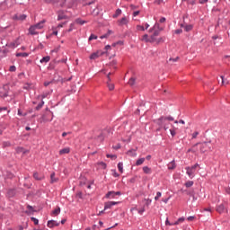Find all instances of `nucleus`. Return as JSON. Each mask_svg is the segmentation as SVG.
<instances>
[{
    "label": "nucleus",
    "instance_id": "obj_1",
    "mask_svg": "<svg viewBox=\"0 0 230 230\" xmlns=\"http://www.w3.org/2000/svg\"><path fill=\"white\" fill-rule=\"evenodd\" d=\"M175 119L172 116H162L158 119L155 120L156 125L161 127V128H164V130H167L170 128V122L169 121H173Z\"/></svg>",
    "mask_w": 230,
    "mask_h": 230
},
{
    "label": "nucleus",
    "instance_id": "obj_2",
    "mask_svg": "<svg viewBox=\"0 0 230 230\" xmlns=\"http://www.w3.org/2000/svg\"><path fill=\"white\" fill-rule=\"evenodd\" d=\"M199 166V164H196L192 165L191 167H186V173L190 177V179H193L195 177V172L197 170V167Z\"/></svg>",
    "mask_w": 230,
    "mask_h": 230
},
{
    "label": "nucleus",
    "instance_id": "obj_3",
    "mask_svg": "<svg viewBox=\"0 0 230 230\" xmlns=\"http://www.w3.org/2000/svg\"><path fill=\"white\" fill-rule=\"evenodd\" d=\"M227 205L226 202L221 203L219 205L217 206L216 211H217V213H224V211H226V206Z\"/></svg>",
    "mask_w": 230,
    "mask_h": 230
},
{
    "label": "nucleus",
    "instance_id": "obj_4",
    "mask_svg": "<svg viewBox=\"0 0 230 230\" xmlns=\"http://www.w3.org/2000/svg\"><path fill=\"white\" fill-rule=\"evenodd\" d=\"M47 226L50 229H53V227H58V226H60V223L57 222L56 220H49Z\"/></svg>",
    "mask_w": 230,
    "mask_h": 230
},
{
    "label": "nucleus",
    "instance_id": "obj_5",
    "mask_svg": "<svg viewBox=\"0 0 230 230\" xmlns=\"http://www.w3.org/2000/svg\"><path fill=\"white\" fill-rule=\"evenodd\" d=\"M118 22L119 26H127V24H128V18H127V16H124L120 20H119Z\"/></svg>",
    "mask_w": 230,
    "mask_h": 230
},
{
    "label": "nucleus",
    "instance_id": "obj_6",
    "mask_svg": "<svg viewBox=\"0 0 230 230\" xmlns=\"http://www.w3.org/2000/svg\"><path fill=\"white\" fill-rule=\"evenodd\" d=\"M107 78H108L107 86H108L109 90L114 91V84L110 83L111 82V73L108 74Z\"/></svg>",
    "mask_w": 230,
    "mask_h": 230
},
{
    "label": "nucleus",
    "instance_id": "obj_7",
    "mask_svg": "<svg viewBox=\"0 0 230 230\" xmlns=\"http://www.w3.org/2000/svg\"><path fill=\"white\" fill-rule=\"evenodd\" d=\"M26 17H27L26 14H15L13 16V19L15 21H25Z\"/></svg>",
    "mask_w": 230,
    "mask_h": 230
},
{
    "label": "nucleus",
    "instance_id": "obj_8",
    "mask_svg": "<svg viewBox=\"0 0 230 230\" xmlns=\"http://www.w3.org/2000/svg\"><path fill=\"white\" fill-rule=\"evenodd\" d=\"M208 148H209V147L208 146V142H204V143H202V144L200 145V152H201L202 154H204L205 152H208Z\"/></svg>",
    "mask_w": 230,
    "mask_h": 230
},
{
    "label": "nucleus",
    "instance_id": "obj_9",
    "mask_svg": "<svg viewBox=\"0 0 230 230\" xmlns=\"http://www.w3.org/2000/svg\"><path fill=\"white\" fill-rule=\"evenodd\" d=\"M29 33L31 35H39V32L37 31L35 25H32L29 28Z\"/></svg>",
    "mask_w": 230,
    "mask_h": 230
},
{
    "label": "nucleus",
    "instance_id": "obj_10",
    "mask_svg": "<svg viewBox=\"0 0 230 230\" xmlns=\"http://www.w3.org/2000/svg\"><path fill=\"white\" fill-rule=\"evenodd\" d=\"M44 22H46L45 20L34 24V27H36V30H42L44 28Z\"/></svg>",
    "mask_w": 230,
    "mask_h": 230
},
{
    "label": "nucleus",
    "instance_id": "obj_11",
    "mask_svg": "<svg viewBox=\"0 0 230 230\" xmlns=\"http://www.w3.org/2000/svg\"><path fill=\"white\" fill-rule=\"evenodd\" d=\"M69 152H71V148L65 147V148L59 150V155H64L66 154H69Z\"/></svg>",
    "mask_w": 230,
    "mask_h": 230
},
{
    "label": "nucleus",
    "instance_id": "obj_12",
    "mask_svg": "<svg viewBox=\"0 0 230 230\" xmlns=\"http://www.w3.org/2000/svg\"><path fill=\"white\" fill-rule=\"evenodd\" d=\"M51 60V58L49 56H46L44 58H42L40 62V64H48V62H49Z\"/></svg>",
    "mask_w": 230,
    "mask_h": 230
},
{
    "label": "nucleus",
    "instance_id": "obj_13",
    "mask_svg": "<svg viewBox=\"0 0 230 230\" xmlns=\"http://www.w3.org/2000/svg\"><path fill=\"white\" fill-rule=\"evenodd\" d=\"M176 166L175 160H172L168 164V170H175Z\"/></svg>",
    "mask_w": 230,
    "mask_h": 230
},
{
    "label": "nucleus",
    "instance_id": "obj_14",
    "mask_svg": "<svg viewBox=\"0 0 230 230\" xmlns=\"http://www.w3.org/2000/svg\"><path fill=\"white\" fill-rule=\"evenodd\" d=\"M100 58V53L99 52H93L90 56V60H96V58Z\"/></svg>",
    "mask_w": 230,
    "mask_h": 230
},
{
    "label": "nucleus",
    "instance_id": "obj_15",
    "mask_svg": "<svg viewBox=\"0 0 230 230\" xmlns=\"http://www.w3.org/2000/svg\"><path fill=\"white\" fill-rule=\"evenodd\" d=\"M130 211H131V213H132V211H137L138 215H143V213H145L146 209H145V208H142L141 209L137 210V208H132L130 209Z\"/></svg>",
    "mask_w": 230,
    "mask_h": 230
},
{
    "label": "nucleus",
    "instance_id": "obj_16",
    "mask_svg": "<svg viewBox=\"0 0 230 230\" xmlns=\"http://www.w3.org/2000/svg\"><path fill=\"white\" fill-rule=\"evenodd\" d=\"M106 199H116L115 191H109L106 194Z\"/></svg>",
    "mask_w": 230,
    "mask_h": 230
},
{
    "label": "nucleus",
    "instance_id": "obj_17",
    "mask_svg": "<svg viewBox=\"0 0 230 230\" xmlns=\"http://www.w3.org/2000/svg\"><path fill=\"white\" fill-rule=\"evenodd\" d=\"M143 172H144V173H146L147 175H149L150 173H152V169L148 166H144Z\"/></svg>",
    "mask_w": 230,
    "mask_h": 230
},
{
    "label": "nucleus",
    "instance_id": "obj_18",
    "mask_svg": "<svg viewBox=\"0 0 230 230\" xmlns=\"http://www.w3.org/2000/svg\"><path fill=\"white\" fill-rule=\"evenodd\" d=\"M127 154L130 155V157H136V155H137V153H136V150L134 149L128 150Z\"/></svg>",
    "mask_w": 230,
    "mask_h": 230
},
{
    "label": "nucleus",
    "instance_id": "obj_19",
    "mask_svg": "<svg viewBox=\"0 0 230 230\" xmlns=\"http://www.w3.org/2000/svg\"><path fill=\"white\" fill-rule=\"evenodd\" d=\"M30 54L26 53V52H19L16 53V57H22L23 58H26V57H29Z\"/></svg>",
    "mask_w": 230,
    "mask_h": 230
},
{
    "label": "nucleus",
    "instance_id": "obj_20",
    "mask_svg": "<svg viewBox=\"0 0 230 230\" xmlns=\"http://www.w3.org/2000/svg\"><path fill=\"white\" fill-rule=\"evenodd\" d=\"M220 78H221V85H227V84H229V81L224 78V75H221Z\"/></svg>",
    "mask_w": 230,
    "mask_h": 230
},
{
    "label": "nucleus",
    "instance_id": "obj_21",
    "mask_svg": "<svg viewBox=\"0 0 230 230\" xmlns=\"http://www.w3.org/2000/svg\"><path fill=\"white\" fill-rule=\"evenodd\" d=\"M75 22H76V24H80L81 26L87 23L86 21H84V20H82V19H80V18H77V19L75 20Z\"/></svg>",
    "mask_w": 230,
    "mask_h": 230
},
{
    "label": "nucleus",
    "instance_id": "obj_22",
    "mask_svg": "<svg viewBox=\"0 0 230 230\" xmlns=\"http://www.w3.org/2000/svg\"><path fill=\"white\" fill-rule=\"evenodd\" d=\"M112 208V203L111 201H108L104 205V210L111 209Z\"/></svg>",
    "mask_w": 230,
    "mask_h": 230
},
{
    "label": "nucleus",
    "instance_id": "obj_23",
    "mask_svg": "<svg viewBox=\"0 0 230 230\" xmlns=\"http://www.w3.org/2000/svg\"><path fill=\"white\" fill-rule=\"evenodd\" d=\"M128 85H136V77H131L128 82Z\"/></svg>",
    "mask_w": 230,
    "mask_h": 230
},
{
    "label": "nucleus",
    "instance_id": "obj_24",
    "mask_svg": "<svg viewBox=\"0 0 230 230\" xmlns=\"http://www.w3.org/2000/svg\"><path fill=\"white\" fill-rule=\"evenodd\" d=\"M143 163H145V158H140V159L137 160L136 166H141V164H143Z\"/></svg>",
    "mask_w": 230,
    "mask_h": 230
},
{
    "label": "nucleus",
    "instance_id": "obj_25",
    "mask_svg": "<svg viewBox=\"0 0 230 230\" xmlns=\"http://www.w3.org/2000/svg\"><path fill=\"white\" fill-rule=\"evenodd\" d=\"M64 19H67V16L65 15L64 13H59V14L58 15V21H62V20H64Z\"/></svg>",
    "mask_w": 230,
    "mask_h": 230
},
{
    "label": "nucleus",
    "instance_id": "obj_26",
    "mask_svg": "<svg viewBox=\"0 0 230 230\" xmlns=\"http://www.w3.org/2000/svg\"><path fill=\"white\" fill-rule=\"evenodd\" d=\"M57 181H58V179L55 177V172H52L50 175V182H57Z\"/></svg>",
    "mask_w": 230,
    "mask_h": 230
},
{
    "label": "nucleus",
    "instance_id": "obj_27",
    "mask_svg": "<svg viewBox=\"0 0 230 230\" xmlns=\"http://www.w3.org/2000/svg\"><path fill=\"white\" fill-rule=\"evenodd\" d=\"M118 170L120 172V173H123V163L120 162L118 164Z\"/></svg>",
    "mask_w": 230,
    "mask_h": 230
},
{
    "label": "nucleus",
    "instance_id": "obj_28",
    "mask_svg": "<svg viewBox=\"0 0 230 230\" xmlns=\"http://www.w3.org/2000/svg\"><path fill=\"white\" fill-rule=\"evenodd\" d=\"M52 215L57 217V215H60V208H58L52 211Z\"/></svg>",
    "mask_w": 230,
    "mask_h": 230
},
{
    "label": "nucleus",
    "instance_id": "obj_29",
    "mask_svg": "<svg viewBox=\"0 0 230 230\" xmlns=\"http://www.w3.org/2000/svg\"><path fill=\"white\" fill-rule=\"evenodd\" d=\"M42 107H44V101H41V102H40L37 107H36V111H40V109H42Z\"/></svg>",
    "mask_w": 230,
    "mask_h": 230
},
{
    "label": "nucleus",
    "instance_id": "obj_30",
    "mask_svg": "<svg viewBox=\"0 0 230 230\" xmlns=\"http://www.w3.org/2000/svg\"><path fill=\"white\" fill-rule=\"evenodd\" d=\"M97 164L102 167L103 170H105V168H107V164H105L104 162H99L97 163Z\"/></svg>",
    "mask_w": 230,
    "mask_h": 230
},
{
    "label": "nucleus",
    "instance_id": "obj_31",
    "mask_svg": "<svg viewBox=\"0 0 230 230\" xmlns=\"http://www.w3.org/2000/svg\"><path fill=\"white\" fill-rule=\"evenodd\" d=\"M119 15H121V9H117L115 14H113V18L116 19Z\"/></svg>",
    "mask_w": 230,
    "mask_h": 230
},
{
    "label": "nucleus",
    "instance_id": "obj_32",
    "mask_svg": "<svg viewBox=\"0 0 230 230\" xmlns=\"http://www.w3.org/2000/svg\"><path fill=\"white\" fill-rule=\"evenodd\" d=\"M142 40L144 42H150V39H148V34H145L143 37H142Z\"/></svg>",
    "mask_w": 230,
    "mask_h": 230
},
{
    "label": "nucleus",
    "instance_id": "obj_33",
    "mask_svg": "<svg viewBox=\"0 0 230 230\" xmlns=\"http://www.w3.org/2000/svg\"><path fill=\"white\" fill-rule=\"evenodd\" d=\"M33 177L36 181H42V177H40L38 172H34Z\"/></svg>",
    "mask_w": 230,
    "mask_h": 230
},
{
    "label": "nucleus",
    "instance_id": "obj_34",
    "mask_svg": "<svg viewBox=\"0 0 230 230\" xmlns=\"http://www.w3.org/2000/svg\"><path fill=\"white\" fill-rule=\"evenodd\" d=\"M166 39L164 37L156 39V44H161V42H164Z\"/></svg>",
    "mask_w": 230,
    "mask_h": 230
},
{
    "label": "nucleus",
    "instance_id": "obj_35",
    "mask_svg": "<svg viewBox=\"0 0 230 230\" xmlns=\"http://www.w3.org/2000/svg\"><path fill=\"white\" fill-rule=\"evenodd\" d=\"M6 46L7 48H13V49L17 48V45H15V42L7 43Z\"/></svg>",
    "mask_w": 230,
    "mask_h": 230
},
{
    "label": "nucleus",
    "instance_id": "obj_36",
    "mask_svg": "<svg viewBox=\"0 0 230 230\" xmlns=\"http://www.w3.org/2000/svg\"><path fill=\"white\" fill-rule=\"evenodd\" d=\"M137 31H145V26L143 25H137Z\"/></svg>",
    "mask_w": 230,
    "mask_h": 230
},
{
    "label": "nucleus",
    "instance_id": "obj_37",
    "mask_svg": "<svg viewBox=\"0 0 230 230\" xmlns=\"http://www.w3.org/2000/svg\"><path fill=\"white\" fill-rule=\"evenodd\" d=\"M185 31H191V30H193V26L192 25H186L184 27Z\"/></svg>",
    "mask_w": 230,
    "mask_h": 230
},
{
    "label": "nucleus",
    "instance_id": "obj_38",
    "mask_svg": "<svg viewBox=\"0 0 230 230\" xmlns=\"http://www.w3.org/2000/svg\"><path fill=\"white\" fill-rule=\"evenodd\" d=\"M186 188H191L193 186V181H189L185 183Z\"/></svg>",
    "mask_w": 230,
    "mask_h": 230
},
{
    "label": "nucleus",
    "instance_id": "obj_39",
    "mask_svg": "<svg viewBox=\"0 0 230 230\" xmlns=\"http://www.w3.org/2000/svg\"><path fill=\"white\" fill-rule=\"evenodd\" d=\"M156 36L151 35L150 39H149V42H157V38H155Z\"/></svg>",
    "mask_w": 230,
    "mask_h": 230
},
{
    "label": "nucleus",
    "instance_id": "obj_40",
    "mask_svg": "<svg viewBox=\"0 0 230 230\" xmlns=\"http://www.w3.org/2000/svg\"><path fill=\"white\" fill-rule=\"evenodd\" d=\"M4 148H6V146H12V143L10 141L3 142Z\"/></svg>",
    "mask_w": 230,
    "mask_h": 230
},
{
    "label": "nucleus",
    "instance_id": "obj_41",
    "mask_svg": "<svg viewBox=\"0 0 230 230\" xmlns=\"http://www.w3.org/2000/svg\"><path fill=\"white\" fill-rule=\"evenodd\" d=\"M50 93L49 92H45L41 94V99L44 100V98H48L49 96Z\"/></svg>",
    "mask_w": 230,
    "mask_h": 230
},
{
    "label": "nucleus",
    "instance_id": "obj_42",
    "mask_svg": "<svg viewBox=\"0 0 230 230\" xmlns=\"http://www.w3.org/2000/svg\"><path fill=\"white\" fill-rule=\"evenodd\" d=\"M98 39V36L94 34H91L88 40H96Z\"/></svg>",
    "mask_w": 230,
    "mask_h": 230
},
{
    "label": "nucleus",
    "instance_id": "obj_43",
    "mask_svg": "<svg viewBox=\"0 0 230 230\" xmlns=\"http://www.w3.org/2000/svg\"><path fill=\"white\" fill-rule=\"evenodd\" d=\"M162 195L163 194L160 191L156 192V196L155 197V200H159V199H161Z\"/></svg>",
    "mask_w": 230,
    "mask_h": 230
},
{
    "label": "nucleus",
    "instance_id": "obj_44",
    "mask_svg": "<svg viewBox=\"0 0 230 230\" xmlns=\"http://www.w3.org/2000/svg\"><path fill=\"white\" fill-rule=\"evenodd\" d=\"M31 220L34 222L35 226H39V219H37L36 217H31Z\"/></svg>",
    "mask_w": 230,
    "mask_h": 230
},
{
    "label": "nucleus",
    "instance_id": "obj_45",
    "mask_svg": "<svg viewBox=\"0 0 230 230\" xmlns=\"http://www.w3.org/2000/svg\"><path fill=\"white\" fill-rule=\"evenodd\" d=\"M73 30H75V23H71L69 26V29L67 30L68 32L73 31Z\"/></svg>",
    "mask_w": 230,
    "mask_h": 230
},
{
    "label": "nucleus",
    "instance_id": "obj_46",
    "mask_svg": "<svg viewBox=\"0 0 230 230\" xmlns=\"http://www.w3.org/2000/svg\"><path fill=\"white\" fill-rule=\"evenodd\" d=\"M184 220H186V218L184 217H182L178 218V220L176 222H178V225H179V224H182V222H184Z\"/></svg>",
    "mask_w": 230,
    "mask_h": 230
},
{
    "label": "nucleus",
    "instance_id": "obj_47",
    "mask_svg": "<svg viewBox=\"0 0 230 230\" xmlns=\"http://www.w3.org/2000/svg\"><path fill=\"white\" fill-rule=\"evenodd\" d=\"M16 152H17L18 154H21L22 152V154H24V148H22V147H17V148H16Z\"/></svg>",
    "mask_w": 230,
    "mask_h": 230
},
{
    "label": "nucleus",
    "instance_id": "obj_48",
    "mask_svg": "<svg viewBox=\"0 0 230 230\" xmlns=\"http://www.w3.org/2000/svg\"><path fill=\"white\" fill-rule=\"evenodd\" d=\"M177 60H179V57L175 58H169L168 62H177Z\"/></svg>",
    "mask_w": 230,
    "mask_h": 230
},
{
    "label": "nucleus",
    "instance_id": "obj_49",
    "mask_svg": "<svg viewBox=\"0 0 230 230\" xmlns=\"http://www.w3.org/2000/svg\"><path fill=\"white\" fill-rule=\"evenodd\" d=\"M170 134H171V136H172V137H174V136H175L177 133L175 132V129H170Z\"/></svg>",
    "mask_w": 230,
    "mask_h": 230
},
{
    "label": "nucleus",
    "instance_id": "obj_50",
    "mask_svg": "<svg viewBox=\"0 0 230 230\" xmlns=\"http://www.w3.org/2000/svg\"><path fill=\"white\" fill-rule=\"evenodd\" d=\"M106 157L110 159H116L117 156L115 155H106Z\"/></svg>",
    "mask_w": 230,
    "mask_h": 230
},
{
    "label": "nucleus",
    "instance_id": "obj_51",
    "mask_svg": "<svg viewBox=\"0 0 230 230\" xmlns=\"http://www.w3.org/2000/svg\"><path fill=\"white\" fill-rule=\"evenodd\" d=\"M187 220H189V222H191V221L195 220V216L188 217Z\"/></svg>",
    "mask_w": 230,
    "mask_h": 230
},
{
    "label": "nucleus",
    "instance_id": "obj_52",
    "mask_svg": "<svg viewBox=\"0 0 230 230\" xmlns=\"http://www.w3.org/2000/svg\"><path fill=\"white\" fill-rule=\"evenodd\" d=\"M197 136H199V131H195V132L192 134V139H196Z\"/></svg>",
    "mask_w": 230,
    "mask_h": 230
},
{
    "label": "nucleus",
    "instance_id": "obj_53",
    "mask_svg": "<svg viewBox=\"0 0 230 230\" xmlns=\"http://www.w3.org/2000/svg\"><path fill=\"white\" fill-rule=\"evenodd\" d=\"M145 200H146V206H150L152 204V199H145Z\"/></svg>",
    "mask_w": 230,
    "mask_h": 230
},
{
    "label": "nucleus",
    "instance_id": "obj_54",
    "mask_svg": "<svg viewBox=\"0 0 230 230\" xmlns=\"http://www.w3.org/2000/svg\"><path fill=\"white\" fill-rule=\"evenodd\" d=\"M118 44H119V46H123V41L119 40V41H117L116 43H114L113 46H117Z\"/></svg>",
    "mask_w": 230,
    "mask_h": 230
},
{
    "label": "nucleus",
    "instance_id": "obj_55",
    "mask_svg": "<svg viewBox=\"0 0 230 230\" xmlns=\"http://www.w3.org/2000/svg\"><path fill=\"white\" fill-rule=\"evenodd\" d=\"M17 68L15 67V66H11L9 68V71L13 72L15 71Z\"/></svg>",
    "mask_w": 230,
    "mask_h": 230
},
{
    "label": "nucleus",
    "instance_id": "obj_56",
    "mask_svg": "<svg viewBox=\"0 0 230 230\" xmlns=\"http://www.w3.org/2000/svg\"><path fill=\"white\" fill-rule=\"evenodd\" d=\"M196 3H197V0H190V1H189V4H191L192 6L194 4H196Z\"/></svg>",
    "mask_w": 230,
    "mask_h": 230
},
{
    "label": "nucleus",
    "instance_id": "obj_57",
    "mask_svg": "<svg viewBox=\"0 0 230 230\" xmlns=\"http://www.w3.org/2000/svg\"><path fill=\"white\" fill-rule=\"evenodd\" d=\"M174 123H181V125H184V120L183 119H180L179 121L178 120H175Z\"/></svg>",
    "mask_w": 230,
    "mask_h": 230
},
{
    "label": "nucleus",
    "instance_id": "obj_58",
    "mask_svg": "<svg viewBox=\"0 0 230 230\" xmlns=\"http://www.w3.org/2000/svg\"><path fill=\"white\" fill-rule=\"evenodd\" d=\"M50 84H53V81L45 82L44 85H45V87H48V85H50Z\"/></svg>",
    "mask_w": 230,
    "mask_h": 230
},
{
    "label": "nucleus",
    "instance_id": "obj_59",
    "mask_svg": "<svg viewBox=\"0 0 230 230\" xmlns=\"http://www.w3.org/2000/svg\"><path fill=\"white\" fill-rule=\"evenodd\" d=\"M159 35V31H155L154 33H153V36L154 37H158Z\"/></svg>",
    "mask_w": 230,
    "mask_h": 230
},
{
    "label": "nucleus",
    "instance_id": "obj_60",
    "mask_svg": "<svg viewBox=\"0 0 230 230\" xmlns=\"http://www.w3.org/2000/svg\"><path fill=\"white\" fill-rule=\"evenodd\" d=\"M137 15H139V11H135L133 13V17H137Z\"/></svg>",
    "mask_w": 230,
    "mask_h": 230
},
{
    "label": "nucleus",
    "instance_id": "obj_61",
    "mask_svg": "<svg viewBox=\"0 0 230 230\" xmlns=\"http://www.w3.org/2000/svg\"><path fill=\"white\" fill-rule=\"evenodd\" d=\"M18 116H26V113L22 114V111H21V110H18Z\"/></svg>",
    "mask_w": 230,
    "mask_h": 230
},
{
    "label": "nucleus",
    "instance_id": "obj_62",
    "mask_svg": "<svg viewBox=\"0 0 230 230\" xmlns=\"http://www.w3.org/2000/svg\"><path fill=\"white\" fill-rule=\"evenodd\" d=\"M181 31H181V29H178V30L175 31V33H176L177 35H179V34H181Z\"/></svg>",
    "mask_w": 230,
    "mask_h": 230
},
{
    "label": "nucleus",
    "instance_id": "obj_63",
    "mask_svg": "<svg viewBox=\"0 0 230 230\" xmlns=\"http://www.w3.org/2000/svg\"><path fill=\"white\" fill-rule=\"evenodd\" d=\"M165 226H172V223H170V221L168 220V218L165 221Z\"/></svg>",
    "mask_w": 230,
    "mask_h": 230
},
{
    "label": "nucleus",
    "instance_id": "obj_64",
    "mask_svg": "<svg viewBox=\"0 0 230 230\" xmlns=\"http://www.w3.org/2000/svg\"><path fill=\"white\" fill-rule=\"evenodd\" d=\"M225 58H226V62H230V56H226Z\"/></svg>",
    "mask_w": 230,
    "mask_h": 230
}]
</instances>
